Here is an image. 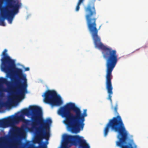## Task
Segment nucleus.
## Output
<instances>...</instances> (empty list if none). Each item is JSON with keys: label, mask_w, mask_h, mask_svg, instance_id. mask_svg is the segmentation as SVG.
I'll return each instance as SVG.
<instances>
[{"label": "nucleus", "mask_w": 148, "mask_h": 148, "mask_svg": "<svg viewBox=\"0 0 148 148\" xmlns=\"http://www.w3.org/2000/svg\"><path fill=\"white\" fill-rule=\"evenodd\" d=\"M10 105V103L8 102H5L4 103V106L6 107Z\"/></svg>", "instance_id": "nucleus-11"}, {"label": "nucleus", "mask_w": 148, "mask_h": 148, "mask_svg": "<svg viewBox=\"0 0 148 148\" xmlns=\"http://www.w3.org/2000/svg\"><path fill=\"white\" fill-rule=\"evenodd\" d=\"M85 10L87 27L94 41L95 47L102 50L103 56L106 60V88L108 94L107 99L110 101L112 105L111 97L113 94V87L111 82L112 78V73L118 61L116 51L111 48L106 47L101 41V38L98 34L97 18L96 17V12L94 6H87L85 8Z\"/></svg>", "instance_id": "nucleus-1"}, {"label": "nucleus", "mask_w": 148, "mask_h": 148, "mask_svg": "<svg viewBox=\"0 0 148 148\" xmlns=\"http://www.w3.org/2000/svg\"><path fill=\"white\" fill-rule=\"evenodd\" d=\"M65 142L68 144L74 141L75 143H79V146L82 148H89L88 145L84 140L82 139L78 136L66 135L64 137Z\"/></svg>", "instance_id": "nucleus-7"}, {"label": "nucleus", "mask_w": 148, "mask_h": 148, "mask_svg": "<svg viewBox=\"0 0 148 148\" xmlns=\"http://www.w3.org/2000/svg\"><path fill=\"white\" fill-rule=\"evenodd\" d=\"M7 51L6 49H5L3 52V57L1 59L2 62L4 64L8 63L10 65V69L13 70L14 73L18 77V79H14L16 85L13 88L12 92L19 98L23 99L25 94L27 93L28 85L26 75L23 74L21 69L15 67L14 61L6 54Z\"/></svg>", "instance_id": "nucleus-4"}, {"label": "nucleus", "mask_w": 148, "mask_h": 148, "mask_svg": "<svg viewBox=\"0 0 148 148\" xmlns=\"http://www.w3.org/2000/svg\"><path fill=\"white\" fill-rule=\"evenodd\" d=\"M80 4H79L78 3L77 4V5L76 6V9H75V10H76V11H78L79 9V5H80Z\"/></svg>", "instance_id": "nucleus-10"}, {"label": "nucleus", "mask_w": 148, "mask_h": 148, "mask_svg": "<svg viewBox=\"0 0 148 148\" xmlns=\"http://www.w3.org/2000/svg\"><path fill=\"white\" fill-rule=\"evenodd\" d=\"M118 107V104L116 103L114 108L112 107V109L114 110V114L117 116L109 120L104 128V136L106 137L108 135L110 127L112 130L118 133V137L119 140L116 142L117 146L121 148H133L130 143H129L128 145H124L126 143L128 138V133L121 118L117 112Z\"/></svg>", "instance_id": "nucleus-3"}, {"label": "nucleus", "mask_w": 148, "mask_h": 148, "mask_svg": "<svg viewBox=\"0 0 148 148\" xmlns=\"http://www.w3.org/2000/svg\"><path fill=\"white\" fill-rule=\"evenodd\" d=\"M22 134H23L22 133L19 132L18 134V136L19 137H21L22 136Z\"/></svg>", "instance_id": "nucleus-15"}, {"label": "nucleus", "mask_w": 148, "mask_h": 148, "mask_svg": "<svg viewBox=\"0 0 148 148\" xmlns=\"http://www.w3.org/2000/svg\"><path fill=\"white\" fill-rule=\"evenodd\" d=\"M43 96L44 97L45 102L52 106H60L62 103L60 97L57 95L56 92L54 90H47Z\"/></svg>", "instance_id": "nucleus-6"}, {"label": "nucleus", "mask_w": 148, "mask_h": 148, "mask_svg": "<svg viewBox=\"0 0 148 148\" xmlns=\"http://www.w3.org/2000/svg\"><path fill=\"white\" fill-rule=\"evenodd\" d=\"M0 82L5 83L8 86L10 85L11 83L10 82L8 81L6 79L3 78H0Z\"/></svg>", "instance_id": "nucleus-8"}, {"label": "nucleus", "mask_w": 148, "mask_h": 148, "mask_svg": "<svg viewBox=\"0 0 148 148\" xmlns=\"http://www.w3.org/2000/svg\"><path fill=\"white\" fill-rule=\"evenodd\" d=\"M38 136L36 139V141L37 143H39L40 142V127L38 130Z\"/></svg>", "instance_id": "nucleus-9"}, {"label": "nucleus", "mask_w": 148, "mask_h": 148, "mask_svg": "<svg viewBox=\"0 0 148 148\" xmlns=\"http://www.w3.org/2000/svg\"><path fill=\"white\" fill-rule=\"evenodd\" d=\"M12 138L11 136H6L0 137V148H24L31 145L29 142L25 143L17 140L14 143H10L9 140Z\"/></svg>", "instance_id": "nucleus-5"}, {"label": "nucleus", "mask_w": 148, "mask_h": 148, "mask_svg": "<svg viewBox=\"0 0 148 148\" xmlns=\"http://www.w3.org/2000/svg\"><path fill=\"white\" fill-rule=\"evenodd\" d=\"M9 1L8 0H6V1L7 2V4H8V2L9 1Z\"/></svg>", "instance_id": "nucleus-16"}, {"label": "nucleus", "mask_w": 148, "mask_h": 148, "mask_svg": "<svg viewBox=\"0 0 148 148\" xmlns=\"http://www.w3.org/2000/svg\"><path fill=\"white\" fill-rule=\"evenodd\" d=\"M29 70V68L28 67H26L25 68V71H27Z\"/></svg>", "instance_id": "nucleus-13"}, {"label": "nucleus", "mask_w": 148, "mask_h": 148, "mask_svg": "<svg viewBox=\"0 0 148 148\" xmlns=\"http://www.w3.org/2000/svg\"><path fill=\"white\" fill-rule=\"evenodd\" d=\"M87 110L84 109L83 113L74 103H69L61 107L58 114L65 118L64 123L69 130L73 133L78 132L83 129L84 124L85 117L87 116Z\"/></svg>", "instance_id": "nucleus-2"}, {"label": "nucleus", "mask_w": 148, "mask_h": 148, "mask_svg": "<svg viewBox=\"0 0 148 148\" xmlns=\"http://www.w3.org/2000/svg\"><path fill=\"white\" fill-rule=\"evenodd\" d=\"M84 0H79L78 2L77 3L80 4L82 3Z\"/></svg>", "instance_id": "nucleus-14"}, {"label": "nucleus", "mask_w": 148, "mask_h": 148, "mask_svg": "<svg viewBox=\"0 0 148 148\" xmlns=\"http://www.w3.org/2000/svg\"><path fill=\"white\" fill-rule=\"evenodd\" d=\"M34 148H47L46 146H41L40 147H35Z\"/></svg>", "instance_id": "nucleus-12"}]
</instances>
